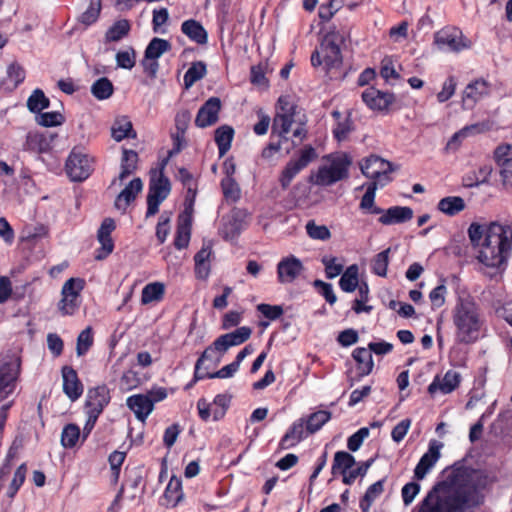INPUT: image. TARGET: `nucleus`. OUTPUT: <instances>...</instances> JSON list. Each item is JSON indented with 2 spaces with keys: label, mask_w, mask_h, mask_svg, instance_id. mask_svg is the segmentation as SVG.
<instances>
[{
  "label": "nucleus",
  "mask_w": 512,
  "mask_h": 512,
  "mask_svg": "<svg viewBox=\"0 0 512 512\" xmlns=\"http://www.w3.org/2000/svg\"><path fill=\"white\" fill-rule=\"evenodd\" d=\"M65 169L72 181L81 182L90 176L92 165L86 154L72 150L66 160Z\"/></svg>",
  "instance_id": "nucleus-13"
},
{
  "label": "nucleus",
  "mask_w": 512,
  "mask_h": 512,
  "mask_svg": "<svg viewBox=\"0 0 512 512\" xmlns=\"http://www.w3.org/2000/svg\"><path fill=\"white\" fill-rule=\"evenodd\" d=\"M420 484L417 482H409L405 484L401 490V496L403 499V503L408 506L410 505L418 493L420 492Z\"/></svg>",
  "instance_id": "nucleus-62"
},
{
  "label": "nucleus",
  "mask_w": 512,
  "mask_h": 512,
  "mask_svg": "<svg viewBox=\"0 0 512 512\" xmlns=\"http://www.w3.org/2000/svg\"><path fill=\"white\" fill-rule=\"evenodd\" d=\"M379 186L375 183H369L365 194L363 195L360 202V209L370 214H380L384 212V209L375 206V194Z\"/></svg>",
  "instance_id": "nucleus-38"
},
{
  "label": "nucleus",
  "mask_w": 512,
  "mask_h": 512,
  "mask_svg": "<svg viewBox=\"0 0 512 512\" xmlns=\"http://www.w3.org/2000/svg\"><path fill=\"white\" fill-rule=\"evenodd\" d=\"M446 294L447 287L444 284L438 285L430 292L429 299L433 309H438L444 305Z\"/></svg>",
  "instance_id": "nucleus-61"
},
{
  "label": "nucleus",
  "mask_w": 512,
  "mask_h": 512,
  "mask_svg": "<svg viewBox=\"0 0 512 512\" xmlns=\"http://www.w3.org/2000/svg\"><path fill=\"white\" fill-rule=\"evenodd\" d=\"M21 371V362L13 354H0V402L15 390Z\"/></svg>",
  "instance_id": "nucleus-6"
},
{
  "label": "nucleus",
  "mask_w": 512,
  "mask_h": 512,
  "mask_svg": "<svg viewBox=\"0 0 512 512\" xmlns=\"http://www.w3.org/2000/svg\"><path fill=\"white\" fill-rule=\"evenodd\" d=\"M37 123L44 127H52L61 125L64 122V116L60 112H45L40 113L37 118Z\"/></svg>",
  "instance_id": "nucleus-56"
},
{
  "label": "nucleus",
  "mask_w": 512,
  "mask_h": 512,
  "mask_svg": "<svg viewBox=\"0 0 512 512\" xmlns=\"http://www.w3.org/2000/svg\"><path fill=\"white\" fill-rule=\"evenodd\" d=\"M221 187L227 200L235 202L240 198V187L233 177H224L221 181Z\"/></svg>",
  "instance_id": "nucleus-52"
},
{
  "label": "nucleus",
  "mask_w": 512,
  "mask_h": 512,
  "mask_svg": "<svg viewBox=\"0 0 512 512\" xmlns=\"http://www.w3.org/2000/svg\"><path fill=\"white\" fill-rule=\"evenodd\" d=\"M461 382V374L455 370H448L445 375L440 378L436 376L432 383L428 386V392L431 395L436 393L449 394L453 392Z\"/></svg>",
  "instance_id": "nucleus-18"
},
{
  "label": "nucleus",
  "mask_w": 512,
  "mask_h": 512,
  "mask_svg": "<svg viewBox=\"0 0 512 512\" xmlns=\"http://www.w3.org/2000/svg\"><path fill=\"white\" fill-rule=\"evenodd\" d=\"M306 232L310 238L315 240L325 241L331 237L328 227L325 225H317L314 220L307 222Z\"/></svg>",
  "instance_id": "nucleus-54"
},
{
  "label": "nucleus",
  "mask_w": 512,
  "mask_h": 512,
  "mask_svg": "<svg viewBox=\"0 0 512 512\" xmlns=\"http://www.w3.org/2000/svg\"><path fill=\"white\" fill-rule=\"evenodd\" d=\"M183 497L181 480L173 476L164 492V500L167 506L175 507Z\"/></svg>",
  "instance_id": "nucleus-35"
},
{
  "label": "nucleus",
  "mask_w": 512,
  "mask_h": 512,
  "mask_svg": "<svg viewBox=\"0 0 512 512\" xmlns=\"http://www.w3.org/2000/svg\"><path fill=\"white\" fill-rule=\"evenodd\" d=\"M81 437L80 428L73 423L64 426L61 433V444L64 448H73Z\"/></svg>",
  "instance_id": "nucleus-46"
},
{
  "label": "nucleus",
  "mask_w": 512,
  "mask_h": 512,
  "mask_svg": "<svg viewBox=\"0 0 512 512\" xmlns=\"http://www.w3.org/2000/svg\"><path fill=\"white\" fill-rule=\"evenodd\" d=\"M352 164L351 157L342 153L331 158L329 164L321 165L316 173L309 177V182L318 186H331L349 176V167Z\"/></svg>",
  "instance_id": "nucleus-5"
},
{
  "label": "nucleus",
  "mask_w": 512,
  "mask_h": 512,
  "mask_svg": "<svg viewBox=\"0 0 512 512\" xmlns=\"http://www.w3.org/2000/svg\"><path fill=\"white\" fill-rule=\"evenodd\" d=\"M181 31L191 41L199 45H205L208 41L207 31L200 22L194 19L184 21L181 25Z\"/></svg>",
  "instance_id": "nucleus-28"
},
{
  "label": "nucleus",
  "mask_w": 512,
  "mask_h": 512,
  "mask_svg": "<svg viewBox=\"0 0 512 512\" xmlns=\"http://www.w3.org/2000/svg\"><path fill=\"white\" fill-rule=\"evenodd\" d=\"M143 183L140 178H134L129 184L118 194L115 199L114 206L117 210L123 212L136 199V196L142 191Z\"/></svg>",
  "instance_id": "nucleus-25"
},
{
  "label": "nucleus",
  "mask_w": 512,
  "mask_h": 512,
  "mask_svg": "<svg viewBox=\"0 0 512 512\" xmlns=\"http://www.w3.org/2000/svg\"><path fill=\"white\" fill-rule=\"evenodd\" d=\"M485 472L455 463L415 507L414 512H470L484 502Z\"/></svg>",
  "instance_id": "nucleus-1"
},
{
  "label": "nucleus",
  "mask_w": 512,
  "mask_h": 512,
  "mask_svg": "<svg viewBox=\"0 0 512 512\" xmlns=\"http://www.w3.org/2000/svg\"><path fill=\"white\" fill-rule=\"evenodd\" d=\"M115 221L112 218H105L97 232V239L101 247L96 250L95 259L103 260L113 252L114 243L111 233L115 230Z\"/></svg>",
  "instance_id": "nucleus-16"
},
{
  "label": "nucleus",
  "mask_w": 512,
  "mask_h": 512,
  "mask_svg": "<svg viewBox=\"0 0 512 512\" xmlns=\"http://www.w3.org/2000/svg\"><path fill=\"white\" fill-rule=\"evenodd\" d=\"M372 462H373V459H369L365 462H362L357 468H355V469L351 468L349 473L344 475V478L342 480L343 483L346 485H351L358 476H364L367 473Z\"/></svg>",
  "instance_id": "nucleus-59"
},
{
  "label": "nucleus",
  "mask_w": 512,
  "mask_h": 512,
  "mask_svg": "<svg viewBox=\"0 0 512 512\" xmlns=\"http://www.w3.org/2000/svg\"><path fill=\"white\" fill-rule=\"evenodd\" d=\"M50 101L45 96L44 92L36 89L27 100V107L31 112H40L49 107Z\"/></svg>",
  "instance_id": "nucleus-49"
},
{
  "label": "nucleus",
  "mask_w": 512,
  "mask_h": 512,
  "mask_svg": "<svg viewBox=\"0 0 512 512\" xmlns=\"http://www.w3.org/2000/svg\"><path fill=\"white\" fill-rule=\"evenodd\" d=\"M352 357L357 362L359 377L366 376L372 372L374 363L369 349L363 347L356 348L352 353Z\"/></svg>",
  "instance_id": "nucleus-29"
},
{
  "label": "nucleus",
  "mask_w": 512,
  "mask_h": 512,
  "mask_svg": "<svg viewBox=\"0 0 512 512\" xmlns=\"http://www.w3.org/2000/svg\"><path fill=\"white\" fill-rule=\"evenodd\" d=\"M360 169L363 175L373 179L371 183L380 187H384L392 180L390 173L394 170L391 162L376 155L366 158L364 163L360 165Z\"/></svg>",
  "instance_id": "nucleus-8"
},
{
  "label": "nucleus",
  "mask_w": 512,
  "mask_h": 512,
  "mask_svg": "<svg viewBox=\"0 0 512 512\" xmlns=\"http://www.w3.org/2000/svg\"><path fill=\"white\" fill-rule=\"evenodd\" d=\"M468 238L476 250L477 260L489 277L501 275L512 250V226L499 222L479 224L473 222L467 230Z\"/></svg>",
  "instance_id": "nucleus-2"
},
{
  "label": "nucleus",
  "mask_w": 512,
  "mask_h": 512,
  "mask_svg": "<svg viewBox=\"0 0 512 512\" xmlns=\"http://www.w3.org/2000/svg\"><path fill=\"white\" fill-rule=\"evenodd\" d=\"M316 158L317 153L315 149L310 145L305 146L300 152V157L296 160H290L282 171L280 178L282 188L286 189L292 179Z\"/></svg>",
  "instance_id": "nucleus-12"
},
{
  "label": "nucleus",
  "mask_w": 512,
  "mask_h": 512,
  "mask_svg": "<svg viewBox=\"0 0 512 512\" xmlns=\"http://www.w3.org/2000/svg\"><path fill=\"white\" fill-rule=\"evenodd\" d=\"M130 30V24L127 20L122 19L115 22L106 32L105 38L108 42H116L125 37Z\"/></svg>",
  "instance_id": "nucleus-47"
},
{
  "label": "nucleus",
  "mask_w": 512,
  "mask_h": 512,
  "mask_svg": "<svg viewBox=\"0 0 512 512\" xmlns=\"http://www.w3.org/2000/svg\"><path fill=\"white\" fill-rule=\"evenodd\" d=\"M489 93V84L482 79L476 80L466 86L462 97L463 106L472 109L479 100Z\"/></svg>",
  "instance_id": "nucleus-21"
},
{
  "label": "nucleus",
  "mask_w": 512,
  "mask_h": 512,
  "mask_svg": "<svg viewBox=\"0 0 512 512\" xmlns=\"http://www.w3.org/2000/svg\"><path fill=\"white\" fill-rule=\"evenodd\" d=\"M304 424L305 419L300 418L295 421L289 430L285 433V435L281 439V447L283 449H288L295 446L299 443L304 437Z\"/></svg>",
  "instance_id": "nucleus-30"
},
{
  "label": "nucleus",
  "mask_w": 512,
  "mask_h": 512,
  "mask_svg": "<svg viewBox=\"0 0 512 512\" xmlns=\"http://www.w3.org/2000/svg\"><path fill=\"white\" fill-rule=\"evenodd\" d=\"M252 334V330L250 327L242 326L237 328L236 330L223 334L225 339L229 342L231 347L241 345L246 342Z\"/></svg>",
  "instance_id": "nucleus-50"
},
{
  "label": "nucleus",
  "mask_w": 512,
  "mask_h": 512,
  "mask_svg": "<svg viewBox=\"0 0 512 512\" xmlns=\"http://www.w3.org/2000/svg\"><path fill=\"white\" fill-rule=\"evenodd\" d=\"M380 214L378 220L383 225L405 223L413 218V210L407 206H393Z\"/></svg>",
  "instance_id": "nucleus-27"
},
{
  "label": "nucleus",
  "mask_w": 512,
  "mask_h": 512,
  "mask_svg": "<svg viewBox=\"0 0 512 512\" xmlns=\"http://www.w3.org/2000/svg\"><path fill=\"white\" fill-rule=\"evenodd\" d=\"M85 281L80 278L68 279L62 287V299L59 302V310L64 315H72L79 307L80 292L83 290Z\"/></svg>",
  "instance_id": "nucleus-10"
},
{
  "label": "nucleus",
  "mask_w": 512,
  "mask_h": 512,
  "mask_svg": "<svg viewBox=\"0 0 512 512\" xmlns=\"http://www.w3.org/2000/svg\"><path fill=\"white\" fill-rule=\"evenodd\" d=\"M435 43L440 49L459 52L469 47V42L463 36L460 29L456 27H445L435 33Z\"/></svg>",
  "instance_id": "nucleus-11"
},
{
  "label": "nucleus",
  "mask_w": 512,
  "mask_h": 512,
  "mask_svg": "<svg viewBox=\"0 0 512 512\" xmlns=\"http://www.w3.org/2000/svg\"><path fill=\"white\" fill-rule=\"evenodd\" d=\"M244 228L243 221L239 212L233 213L227 218H223V227L221 233L227 240L236 238Z\"/></svg>",
  "instance_id": "nucleus-31"
},
{
  "label": "nucleus",
  "mask_w": 512,
  "mask_h": 512,
  "mask_svg": "<svg viewBox=\"0 0 512 512\" xmlns=\"http://www.w3.org/2000/svg\"><path fill=\"white\" fill-rule=\"evenodd\" d=\"M349 33L345 29L333 28L322 38L320 46L311 55L314 67L324 65L326 71L339 69L343 62L341 50L345 46Z\"/></svg>",
  "instance_id": "nucleus-4"
},
{
  "label": "nucleus",
  "mask_w": 512,
  "mask_h": 512,
  "mask_svg": "<svg viewBox=\"0 0 512 512\" xmlns=\"http://www.w3.org/2000/svg\"><path fill=\"white\" fill-rule=\"evenodd\" d=\"M362 99L370 109L382 111L393 102L394 96L374 87H369L362 93Z\"/></svg>",
  "instance_id": "nucleus-23"
},
{
  "label": "nucleus",
  "mask_w": 512,
  "mask_h": 512,
  "mask_svg": "<svg viewBox=\"0 0 512 512\" xmlns=\"http://www.w3.org/2000/svg\"><path fill=\"white\" fill-rule=\"evenodd\" d=\"M358 266L353 264L349 266L342 274L339 280V286L344 292H353L359 285Z\"/></svg>",
  "instance_id": "nucleus-40"
},
{
  "label": "nucleus",
  "mask_w": 512,
  "mask_h": 512,
  "mask_svg": "<svg viewBox=\"0 0 512 512\" xmlns=\"http://www.w3.org/2000/svg\"><path fill=\"white\" fill-rule=\"evenodd\" d=\"M113 91V84L106 77L96 80L91 86V93L98 100L108 99L113 94Z\"/></svg>",
  "instance_id": "nucleus-44"
},
{
  "label": "nucleus",
  "mask_w": 512,
  "mask_h": 512,
  "mask_svg": "<svg viewBox=\"0 0 512 512\" xmlns=\"http://www.w3.org/2000/svg\"><path fill=\"white\" fill-rule=\"evenodd\" d=\"M27 474V465L25 463L21 464L15 470L13 477L10 481V484L7 488L6 495L8 498L13 499L17 494L20 487L23 485Z\"/></svg>",
  "instance_id": "nucleus-45"
},
{
  "label": "nucleus",
  "mask_w": 512,
  "mask_h": 512,
  "mask_svg": "<svg viewBox=\"0 0 512 512\" xmlns=\"http://www.w3.org/2000/svg\"><path fill=\"white\" fill-rule=\"evenodd\" d=\"M170 49L171 44L167 40L155 37L146 47L144 56L146 58L158 59Z\"/></svg>",
  "instance_id": "nucleus-42"
},
{
  "label": "nucleus",
  "mask_w": 512,
  "mask_h": 512,
  "mask_svg": "<svg viewBox=\"0 0 512 512\" xmlns=\"http://www.w3.org/2000/svg\"><path fill=\"white\" fill-rule=\"evenodd\" d=\"M112 138L120 142L125 138H135L136 133L133 130V126L127 117L117 118L111 127Z\"/></svg>",
  "instance_id": "nucleus-33"
},
{
  "label": "nucleus",
  "mask_w": 512,
  "mask_h": 512,
  "mask_svg": "<svg viewBox=\"0 0 512 512\" xmlns=\"http://www.w3.org/2000/svg\"><path fill=\"white\" fill-rule=\"evenodd\" d=\"M484 323L479 305L469 296H461L453 309L455 338L460 343L475 342Z\"/></svg>",
  "instance_id": "nucleus-3"
},
{
  "label": "nucleus",
  "mask_w": 512,
  "mask_h": 512,
  "mask_svg": "<svg viewBox=\"0 0 512 512\" xmlns=\"http://www.w3.org/2000/svg\"><path fill=\"white\" fill-rule=\"evenodd\" d=\"M383 491L384 480H379L369 486L360 501V508L362 512H369L371 505L383 493Z\"/></svg>",
  "instance_id": "nucleus-39"
},
{
  "label": "nucleus",
  "mask_w": 512,
  "mask_h": 512,
  "mask_svg": "<svg viewBox=\"0 0 512 512\" xmlns=\"http://www.w3.org/2000/svg\"><path fill=\"white\" fill-rule=\"evenodd\" d=\"M115 221L112 218H105L97 232V239L101 247L96 250L95 259L103 260L113 252L114 243L111 233L115 230Z\"/></svg>",
  "instance_id": "nucleus-15"
},
{
  "label": "nucleus",
  "mask_w": 512,
  "mask_h": 512,
  "mask_svg": "<svg viewBox=\"0 0 512 512\" xmlns=\"http://www.w3.org/2000/svg\"><path fill=\"white\" fill-rule=\"evenodd\" d=\"M221 106L220 98H209L198 110L195 125L199 128H206L214 125L219 120Z\"/></svg>",
  "instance_id": "nucleus-14"
},
{
  "label": "nucleus",
  "mask_w": 512,
  "mask_h": 512,
  "mask_svg": "<svg viewBox=\"0 0 512 512\" xmlns=\"http://www.w3.org/2000/svg\"><path fill=\"white\" fill-rule=\"evenodd\" d=\"M206 72L207 70L205 63L201 61L192 63L184 75L185 88L188 89L192 87L197 81L206 75Z\"/></svg>",
  "instance_id": "nucleus-43"
},
{
  "label": "nucleus",
  "mask_w": 512,
  "mask_h": 512,
  "mask_svg": "<svg viewBox=\"0 0 512 512\" xmlns=\"http://www.w3.org/2000/svg\"><path fill=\"white\" fill-rule=\"evenodd\" d=\"M331 418V413L325 410H320L315 413H312L307 420L306 429L309 433H315L318 431L326 422H328Z\"/></svg>",
  "instance_id": "nucleus-48"
},
{
  "label": "nucleus",
  "mask_w": 512,
  "mask_h": 512,
  "mask_svg": "<svg viewBox=\"0 0 512 512\" xmlns=\"http://www.w3.org/2000/svg\"><path fill=\"white\" fill-rule=\"evenodd\" d=\"M321 261L325 266V273L328 279H333L342 273L343 264L337 263L336 257L326 255Z\"/></svg>",
  "instance_id": "nucleus-57"
},
{
  "label": "nucleus",
  "mask_w": 512,
  "mask_h": 512,
  "mask_svg": "<svg viewBox=\"0 0 512 512\" xmlns=\"http://www.w3.org/2000/svg\"><path fill=\"white\" fill-rule=\"evenodd\" d=\"M54 138L55 135L51 133L29 132L24 149L35 153H46L51 150Z\"/></svg>",
  "instance_id": "nucleus-24"
},
{
  "label": "nucleus",
  "mask_w": 512,
  "mask_h": 512,
  "mask_svg": "<svg viewBox=\"0 0 512 512\" xmlns=\"http://www.w3.org/2000/svg\"><path fill=\"white\" fill-rule=\"evenodd\" d=\"M494 158L497 166L503 167V164L512 161V145L503 144L498 146L494 151Z\"/></svg>",
  "instance_id": "nucleus-60"
},
{
  "label": "nucleus",
  "mask_w": 512,
  "mask_h": 512,
  "mask_svg": "<svg viewBox=\"0 0 512 512\" xmlns=\"http://www.w3.org/2000/svg\"><path fill=\"white\" fill-rule=\"evenodd\" d=\"M63 392L71 401H76L83 393V385L76 370L70 366L62 368Z\"/></svg>",
  "instance_id": "nucleus-22"
},
{
  "label": "nucleus",
  "mask_w": 512,
  "mask_h": 512,
  "mask_svg": "<svg viewBox=\"0 0 512 512\" xmlns=\"http://www.w3.org/2000/svg\"><path fill=\"white\" fill-rule=\"evenodd\" d=\"M165 287L160 282H154L147 284L141 295L142 304H148L154 301H159L164 295Z\"/></svg>",
  "instance_id": "nucleus-41"
},
{
  "label": "nucleus",
  "mask_w": 512,
  "mask_h": 512,
  "mask_svg": "<svg viewBox=\"0 0 512 512\" xmlns=\"http://www.w3.org/2000/svg\"><path fill=\"white\" fill-rule=\"evenodd\" d=\"M192 202L178 217L177 231L174 239V246L181 250L188 246L191 236L192 225Z\"/></svg>",
  "instance_id": "nucleus-17"
},
{
  "label": "nucleus",
  "mask_w": 512,
  "mask_h": 512,
  "mask_svg": "<svg viewBox=\"0 0 512 512\" xmlns=\"http://www.w3.org/2000/svg\"><path fill=\"white\" fill-rule=\"evenodd\" d=\"M126 404L133 411L135 417L142 422L147 419L154 409L152 401L145 394H136L128 397Z\"/></svg>",
  "instance_id": "nucleus-26"
},
{
  "label": "nucleus",
  "mask_w": 512,
  "mask_h": 512,
  "mask_svg": "<svg viewBox=\"0 0 512 512\" xmlns=\"http://www.w3.org/2000/svg\"><path fill=\"white\" fill-rule=\"evenodd\" d=\"M304 270L302 262L295 256L283 258L277 265V275L280 283L293 282Z\"/></svg>",
  "instance_id": "nucleus-20"
},
{
  "label": "nucleus",
  "mask_w": 512,
  "mask_h": 512,
  "mask_svg": "<svg viewBox=\"0 0 512 512\" xmlns=\"http://www.w3.org/2000/svg\"><path fill=\"white\" fill-rule=\"evenodd\" d=\"M390 248L378 253L372 260V271L381 277H385L387 274V268L389 264V253Z\"/></svg>",
  "instance_id": "nucleus-53"
},
{
  "label": "nucleus",
  "mask_w": 512,
  "mask_h": 512,
  "mask_svg": "<svg viewBox=\"0 0 512 512\" xmlns=\"http://www.w3.org/2000/svg\"><path fill=\"white\" fill-rule=\"evenodd\" d=\"M234 130L228 125H223L215 130V142L220 156L225 155L231 147Z\"/></svg>",
  "instance_id": "nucleus-36"
},
{
  "label": "nucleus",
  "mask_w": 512,
  "mask_h": 512,
  "mask_svg": "<svg viewBox=\"0 0 512 512\" xmlns=\"http://www.w3.org/2000/svg\"><path fill=\"white\" fill-rule=\"evenodd\" d=\"M437 208L448 216H454L465 209V202L459 196H448L438 202Z\"/></svg>",
  "instance_id": "nucleus-34"
},
{
  "label": "nucleus",
  "mask_w": 512,
  "mask_h": 512,
  "mask_svg": "<svg viewBox=\"0 0 512 512\" xmlns=\"http://www.w3.org/2000/svg\"><path fill=\"white\" fill-rule=\"evenodd\" d=\"M109 401V389L105 385L89 389L85 403L86 412L100 415Z\"/></svg>",
  "instance_id": "nucleus-19"
},
{
  "label": "nucleus",
  "mask_w": 512,
  "mask_h": 512,
  "mask_svg": "<svg viewBox=\"0 0 512 512\" xmlns=\"http://www.w3.org/2000/svg\"><path fill=\"white\" fill-rule=\"evenodd\" d=\"M93 344L91 327H87L77 337L76 352L78 356L84 355Z\"/></svg>",
  "instance_id": "nucleus-55"
},
{
  "label": "nucleus",
  "mask_w": 512,
  "mask_h": 512,
  "mask_svg": "<svg viewBox=\"0 0 512 512\" xmlns=\"http://www.w3.org/2000/svg\"><path fill=\"white\" fill-rule=\"evenodd\" d=\"M369 435V429L367 427L360 428L356 433L351 435L347 440V447L350 451H357L364 439L368 437Z\"/></svg>",
  "instance_id": "nucleus-63"
},
{
  "label": "nucleus",
  "mask_w": 512,
  "mask_h": 512,
  "mask_svg": "<svg viewBox=\"0 0 512 512\" xmlns=\"http://www.w3.org/2000/svg\"><path fill=\"white\" fill-rule=\"evenodd\" d=\"M441 447V443H438L437 441H432L429 445L428 451L421 457L420 461H422L424 464L428 466V468L431 469L440 457Z\"/></svg>",
  "instance_id": "nucleus-58"
},
{
  "label": "nucleus",
  "mask_w": 512,
  "mask_h": 512,
  "mask_svg": "<svg viewBox=\"0 0 512 512\" xmlns=\"http://www.w3.org/2000/svg\"><path fill=\"white\" fill-rule=\"evenodd\" d=\"M101 0H90L88 8L80 15L79 22L85 26L93 24L99 17Z\"/></svg>",
  "instance_id": "nucleus-51"
},
{
  "label": "nucleus",
  "mask_w": 512,
  "mask_h": 512,
  "mask_svg": "<svg viewBox=\"0 0 512 512\" xmlns=\"http://www.w3.org/2000/svg\"><path fill=\"white\" fill-rule=\"evenodd\" d=\"M297 106L289 96H280L277 101L276 114L273 119L272 133H276L281 140H288L287 134L296 122Z\"/></svg>",
  "instance_id": "nucleus-7"
},
{
  "label": "nucleus",
  "mask_w": 512,
  "mask_h": 512,
  "mask_svg": "<svg viewBox=\"0 0 512 512\" xmlns=\"http://www.w3.org/2000/svg\"><path fill=\"white\" fill-rule=\"evenodd\" d=\"M355 463V458L350 453L338 451L334 455L331 472L334 476L340 474L344 477L345 474L349 473Z\"/></svg>",
  "instance_id": "nucleus-32"
},
{
  "label": "nucleus",
  "mask_w": 512,
  "mask_h": 512,
  "mask_svg": "<svg viewBox=\"0 0 512 512\" xmlns=\"http://www.w3.org/2000/svg\"><path fill=\"white\" fill-rule=\"evenodd\" d=\"M211 255V246H203L194 256L195 273L198 278L205 279L209 275V265L206 263Z\"/></svg>",
  "instance_id": "nucleus-37"
},
{
  "label": "nucleus",
  "mask_w": 512,
  "mask_h": 512,
  "mask_svg": "<svg viewBox=\"0 0 512 512\" xmlns=\"http://www.w3.org/2000/svg\"><path fill=\"white\" fill-rule=\"evenodd\" d=\"M170 189L169 179L162 172L157 179H151L147 195V218L158 213L159 206L168 197Z\"/></svg>",
  "instance_id": "nucleus-9"
},
{
  "label": "nucleus",
  "mask_w": 512,
  "mask_h": 512,
  "mask_svg": "<svg viewBox=\"0 0 512 512\" xmlns=\"http://www.w3.org/2000/svg\"><path fill=\"white\" fill-rule=\"evenodd\" d=\"M117 65L124 69H132L135 66V51L133 49L120 51L116 54Z\"/></svg>",
  "instance_id": "nucleus-64"
}]
</instances>
